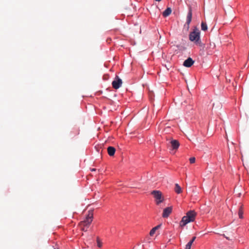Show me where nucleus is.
Instances as JSON below:
<instances>
[{
	"mask_svg": "<svg viewBox=\"0 0 249 249\" xmlns=\"http://www.w3.org/2000/svg\"><path fill=\"white\" fill-rule=\"evenodd\" d=\"M194 63V61L191 58L189 57L183 62V66L186 67H190Z\"/></svg>",
	"mask_w": 249,
	"mask_h": 249,
	"instance_id": "obj_8",
	"label": "nucleus"
},
{
	"mask_svg": "<svg viewBox=\"0 0 249 249\" xmlns=\"http://www.w3.org/2000/svg\"><path fill=\"white\" fill-rule=\"evenodd\" d=\"M156 1H160L161 0H155Z\"/></svg>",
	"mask_w": 249,
	"mask_h": 249,
	"instance_id": "obj_21",
	"label": "nucleus"
},
{
	"mask_svg": "<svg viewBox=\"0 0 249 249\" xmlns=\"http://www.w3.org/2000/svg\"><path fill=\"white\" fill-rule=\"evenodd\" d=\"M200 32L199 30L195 27L193 32H191L189 35V39L194 42L196 44L200 45L201 41L200 38Z\"/></svg>",
	"mask_w": 249,
	"mask_h": 249,
	"instance_id": "obj_3",
	"label": "nucleus"
},
{
	"mask_svg": "<svg viewBox=\"0 0 249 249\" xmlns=\"http://www.w3.org/2000/svg\"><path fill=\"white\" fill-rule=\"evenodd\" d=\"M191 243L189 244L188 243L186 245L185 249H191Z\"/></svg>",
	"mask_w": 249,
	"mask_h": 249,
	"instance_id": "obj_18",
	"label": "nucleus"
},
{
	"mask_svg": "<svg viewBox=\"0 0 249 249\" xmlns=\"http://www.w3.org/2000/svg\"><path fill=\"white\" fill-rule=\"evenodd\" d=\"M93 216V211L90 210L89 211V213L87 215L86 219L80 222L79 226L81 230L84 231H86L88 230L90 224L92 221Z\"/></svg>",
	"mask_w": 249,
	"mask_h": 249,
	"instance_id": "obj_1",
	"label": "nucleus"
},
{
	"mask_svg": "<svg viewBox=\"0 0 249 249\" xmlns=\"http://www.w3.org/2000/svg\"><path fill=\"white\" fill-rule=\"evenodd\" d=\"M243 211L242 206H240L238 211V215L240 218H243Z\"/></svg>",
	"mask_w": 249,
	"mask_h": 249,
	"instance_id": "obj_15",
	"label": "nucleus"
},
{
	"mask_svg": "<svg viewBox=\"0 0 249 249\" xmlns=\"http://www.w3.org/2000/svg\"><path fill=\"white\" fill-rule=\"evenodd\" d=\"M192 13L191 9L189 10V11L188 13L187 16V20H186V24L188 25V26L189 27V25L191 22L192 20Z\"/></svg>",
	"mask_w": 249,
	"mask_h": 249,
	"instance_id": "obj_9",
	"label": "nucleus"
},
{
	"mask_svg": "<svg viewBox=\"0 0 249 249\" xmlns=\"http://www.w3.org/2000/svg\"><path fill=\"white\" fill-rule=\"evenodd\" d=\"M161 226V224L158 225L157 226L155 227L150 231L149 234L150 236H153L155 233L156 231L159 229Z\"/></svg>",
	"mask_w": 249,
	"mask_h": 249,
	"instance_id": "obj_12",
	"label": "nucleus"
},
{
	"mask_svg": "<svg viewBox=\"0 0 249 249\" xmlns=\"http://www.w3.org/2000/svg\"><path fill=\"white\" fill-rule=\"evenodd\" d=\"M175 191L178 194H180L182 192V189L178 183L175 184Z\"/></svg>",
	"mask_w": 249,
	"mask_h": 249,
	"instance_id": "obj_13",
	"label": "nucleus"
},
{
	"mask_svg": "<svg viewBox=\"0 0 249 249\" xmlns=\"http://www.w3.org/2000/svg\"><path fill=\"white\" fill-rule=\"evenodd\" d=\"M122 80L119 76H116L114 81L112 82V85L114 89H118L122 84Z\"/></svg>",
	"mask_w": 249,
	"mask_h": 249,
	"instance_id": "obj_5",
	"label": "nucleus"
},
{
	"mask_svg": "<svg viewBox=\"0 0 249 249\" xmlns=\"http://www.w3.org/2000/svg\"><path fill=\"white\" fill-rule=\"evenodd\" d=\"M115 151H116V149H115V148L114 147L109 146L107 148V153H108V154L110 156H114Z\"/></svg>",
	"mask_w": 249,
	"mask_h": 249,
	"instance_id": "obj_10",
	"label": "nucleus"
},
{
	"mask_svg": "<svg viewBox=\"0 0 249 249\" xmlns=\"http://www.w3.org/2000/svg\"><path fill=\"white\" fill-rule=\"evenodd\" d=\"M196 237L195 236L193 237L192 239V240L188 242V243L190 244L191 243V245H192L193 243L194 242V241L195 240Z\"/></svg>",
	"mask_w": 249,
	"mask_h": 249,
	"instance_id": "obj_19",
	"label": "nucleus"
},
{
	"mask_svg": "<svg viewBox=\"0 0 249 249\" xmlns=\"http://www.w3.org/2000/svg\"><path fill=\"white\" fill-rule=\"evenodd\" d=\"M189 160L191 163H194L195 162L196 159L195 157H192L190 158Z\"/></svg>",
	"mask_w": 249,
	"mask_h": 249,
	"instance_id": "obj_16",
	"label": "nucleus"
},
{
	"mask_svg": "<svg viewBox=\"0 0 249 249\" xmlns=\"http://www.w3.org/2000/svg\"><path fill=\"white\" fill-rule=\"evenodd\" d=\"M95 170H96V169H94V168H93V169H91V171H95Z\"/></svg>",
	"mask_w": 249,
	"mask_h": 249,
	"instance_id": "obj_20",
	"label": "nucleus"
},
{
	"mask_svg": "<svg viewBox=\"0 0 249 249\" xmlns=\"http://www.w3.org/2000/svg\"><path fill=\"white\" fill-rule=\"evenodd\" d=\"M196 213L194 211H190L184 216L180 222V226L184 227L189 222H193L195 220Z\"/></svg>",
	"mask_w": 249,
	"mask_h": 249,
	"instance_id": "obj_2",
	"label": "nucleus"
},
{
	"mask_svg": "<svg viewBox=\"0 0 249 249\" xmlns=\"http://www.w3.org/2000/svg\"><path fill=\"white\" fill-rule=\"evenodd\" d=\"M201 30L203 31H206L207 30L208 27L206 23L204 22H202L201 24Z\"/></svg>",
	"mask_w": 249,
	"mask_h": 249,
	"instance_id": "obj_14",
	"label": "nucleus"
},
{
	"mask_svg": "<svg viewBox=\"0 0 249 249\" xmlns=\"http://www.w3.org/2000/svg\"><path fill=\"white\" fill-rule=\"evenodd\" d=\"M151 195L153 196L155 203L157 205H159L164 200V197L160 191L154 190L151 192Z\"/></svg>",
	"mask_w": 249,
	"mask_h": 249,
	"instance_id": "obj_4",
	"label": "nucleus"
},
{
	"mask_svg": "<svg viewBox=\"0 0 249 249\" xmlns=\"http://www.w3.org/2000/svg\"><path fill=\"white\" fill-rule=\"evenodd\" d=\"M172 12V9L170 7H168L162 13V15L164 17H167L169 16Z\"/></svg>",
	"mask_w": 249,
	"mask_h": 249,
	"instance_id": "obj_11",
	"label": "nucleus"
},
{
	"mask_svg": "<svg viewBox=\"0 0 249 249\" xmlns=\"http://www.w3.org/2000/svg\"><path fill=\"white\" fill-rule=\"evenodd\" d=\"M97 246L98 247L101 248L102 246V243L99 241V239L97 238Z\"/></svg>",
	"mask_w": 249,
	"mask_h": 249,
	"instance_id": "obj_17",
	"label": "nucleus"
},
{
	"mask_svg": "<svg viewBox=\"0 0 249 249\" xmlns=\"http://www.w3.org/2000/svg\"><path fill=\"white\" fill-rule=\"evenodd\" d=\"M172 211V207H169L165 208L163 211L162 216L164 218L168 217Z\"/></svg>",
	"mask_w": 249,
	"mask_h": 249,
	"instance_id": "obj_7",
	"label": "nucleus"
},
{
	"mask_svg": "<svg viewBox=\"0 0 249 249\" xmlns=\"http://www.w3.org/2000/svg\"><path fill=\"white\" fill-rule=\"evenodd\" d=\"M167 140L169 141V143L173 150H177L178 149L180 144L178 140L173 139L172 138H170L167 139Z\"/></svg>",
	"mask_w": 249,
	"mask_h": 249,
	"instance_id": "obj_6",
	"label": "nucleus"
}]
</instances>
